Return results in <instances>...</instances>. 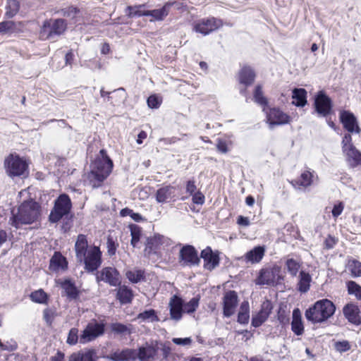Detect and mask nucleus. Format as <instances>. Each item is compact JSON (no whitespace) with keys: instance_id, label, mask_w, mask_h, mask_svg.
<instances>
[{"instance_id":"obj_6","label":"nucleus","mask_w":361,"mask_h":361,"mask_svg":"<svg viewBox=\"0 0 361 361\" xmlns=\"http://www.w3.org/2000/svg\"><path fill=\"white\" fill-rule=\"evenodd\" d=\"M342 149L351 167H355L361 163V152L353 145L352 137L349 133L345 134L343 138Z\"/></svg>"},{"instance_id":"obj_10","label":"nucleus","mask_w":361,"mask_h":361,"mask_svg":"<svg viewBox=\"0 0 361 361\" xmlns=\"http://www.w3.org/2000/svg\"><path fill=\"white\" fill-rule=\"evenodd\" d=\"M178 262L183 267L198 265L200 258L195 247L192 245L183 246L179 252Z\"/></svg>"},{"instance_id":"obj_42","label":"nucleus","mask_w":361,"mask_h":361,"mask_svg":"<svg viewBox=\"0 0 361 361\" xmlns=\"http://www.w3.org/2000/svg\"><path fill=\"white\" fill-rule=\"evenodd\" d=\"M137 318L142 319V321H147L151 322L159 320L156 314V312L154 310H148L140 313L137 316Z\"/></svg>"},{"instance_id":"obj_3","label":"nucleus","mask_w":361,"mask_h":361,"mask_svg":"<svg viewBox=\"0 0 361 361\" xmlns=\"http://www.w3.org/2000/svg\"><path fill=\"white\" fill-rule=\"evenodd\" d=\"M40 215V207L33 200L25 201L18 207L17 212L12 211L11 224L18 228L21 225L30 224L37 221Z\"/></svg>"},{"instance_id":"obj_50","label":"nucleus","mask_w":361,"mask_h":361,"mask_svg":"<svg viewBox=\"0 0 361 361\" xmlns=\"http://www.w3.org/2000/svg\"><path fill=\"white\" fill-rule=\"evenodd\" d=\"M80 11L78 8L70 6L62 10V15L63 16L75 18Z\"/></svg>"},{"instance_id":"obj_5","label":"nucleus","mask_w":361,"mask_h":361,"mask_svg":"<svg viewBox=\"0 0 361 361\" xmlns=\"http://www.w3.org/2000/svg\"><path fill=\"white\" fill-rule=\"evenodd\" d=\"M4 168L8 176H21L27 172L28 164L24 158L11 154L4 160Z\"/></svg>"},{"instance_id":"obj_44","label":"nucleus","mask_w":361,"mask_h":361,"mask_svg":"<svg viewBox=\"0 0 361 361\" xmlns=\"http://www.w3.org/2000/svg\"><path fill=\"white\" fill-rule=\"evenodd\" d=\"M199 305V298H192L189 302L183 303V312L191 314L194 312Z\"/></svg>"},{"instance_id":"obj_55","label":"nucleus","mask_w":361,"mask_h":361,"mask_svg":"<svg viewBox=\"0 0 361 361\" xmlns=\"http://www.w3.org/2000/svg\"><path fill=\"white\" fill-rule=\"evenodd\" d=\"M140 235H141V232H140V230L139 229V228L135 227V228H131V235H132L131 245L133 247H135L137 245V243L139 242Z\"/></svg>"},{"instance_id":"obj_36","label":"nucleus","mask_w":361,"mask_h":361,"mask_svg":"<svg viewBox=\"0 0 361 361\" xmlns=\"http://www.w3.org/2000/svg\"><path fill=\"white\" fill-rule=\"evenodd\" d=\"M285 265L289 274L295 277L298 274L302 263L295 259L289 258L286 259Z\"/></svg>"},{"instance_id":"obj_11","label":"nucleus","mask_w":361,"mask_h":361,"mask_svg":"<svg viewBox=\"0 0 361 361\" xmlns=\"http://www.w3.org/2000/svg\"><path fill=\"white\" fill-rule=\"evenodd\" d=\"M171 244V240L169 238L160 234H154L147 238L145 252L147 255L156 253L158 250L169 246Z\"/></svg>"},{"instance_id":"obj_58","label":"nucleus","mask_w":361,"mask_h":361,"mask_svg":"<svg viewBox=\"0 0 361 361\" xmlns=\"http://www.w3.org/2000/svg\"><path fill=\"white\" fill-rule=\"evenodd\" d=\"M172 341L176 345H190L192 343V339L190 338H173Z\"/></svg>"},{"instance_id":"obj_28","label":"nucleus","mask_w":361,"mask_h":361,"mask_svg":"<svg viewBox=\"0 0 361 361\" xmlns=\"http://www.w3.org/2000/svg\"><path fill=\"white\" fill-rule=\"evenodd\" d=\"M67 261L60 253L56 252L50 260L49 268L54 271L65 270L67 268Z\"/></svg>"},{"instance_id":"obj_30","label":"nucleus","mask_w":361,"mask_h":361,"mask_svg":"<svg viewBox=\"0 0 361 361\" xmlns=\"http://www.w3.org/2000/svg\"><path fill=\"white\" fill-rule=\"evenodd\" d=\"M292 331L298 336L304 332V326L302 322L301 313L299 309H295L293 312V320L291 322Z\"/></svg>"},{"instance_id":"obj_13","label":"nucleus","mask_w":361,"mask_h":361,"mask_svg":"<svg viewBox=\"0 0 361 361\" xmlns=\"http://www.w3.org/2000/svg\"><path fill=\"white\" fill-rule=\"evenodd\" d=\"M281 268L279 266L262 269L256 283L258 285H273L279 277Z\"/></svg>"},{"instance_id":"obj_61","label":"nucleus","mask_w":361,"mask_h":361,"mask_svg":"<svg viewBox=\"0 0 361 361\" xmlns=\"http://www.w3.org/2000/svg\"><path fill=\"white\" fill-rule=\"evenodd\" d=\"M216 147L217 149L221 153H226L228 152L227 143L223 140H218Z\"/></svg>"},{"instance_id":"obj_35","label":"nucleus","mask_w":361,"mask_h":361,"mask_svg":"<svg viewBox=\"0 0 361 361\" xmlns=\"http://www.w3.org/2000/svg\"><path fill=\"white\" fill-rule=\"evenodd\" d=\"M250 306L247 301L241 303L238 315V322L240 324H247L250 319Z\"/></svg>"},{"instance_id":"obj_19","label":"nucleus","mask_w":361,"mask_h":361,"mask_svg":"<svg viewBox=\"0 0 361 361\" xmlns=\"http://www.w3.org/2000/svg\"><path fill=\"white\" fill-rule=\"evenodd\" d=\"M224 314L229 317L235 312L238 304V295L235 291L230 290L225 293L223 298Z\"/></svg>"},{"instance_id":"obj_52","label":"nucleus","mask_w":361,"mask_h":361,"mask_svg":"<svg viewBox=\"0 0 361 361\" xmlns=\"http://www.w3.org/2000/svg\"><path fill=\"white\" fill-rule=\"evenodd\" d=\"M335 349L340 352L343 353L348 351L350 348V345L347 341H342L336 342L334 344Z\"/></svg>"},{"instance_id":"obj_7","label":"nucleus","mask_w":361,"mask_h":361,"mask_svg":"<svg viewBox=\"0 0 361 361\" xmlns=\"http://www.w3.org/2000/svg\"><path fill=\"white\" fill-rule=\"evenodd\" d=\"M72 204L69 197L66 194L61 195L55 201L54 207L49 215L51 222L59 221L63 216L68 214Z\"/></svg>"},{"instance_id":"obj_49","label":"nucleus","mask_w":361,"mask_h":361,"mask_svg":"<svg viewBox=\"0 0 361 361\" xmlns=\"http://www.w3.org/2000/svg\"><path fill=\"white\" fill-rule=\"evenodd\" d=\"M111 330L118 334H130L129 328L122 324L115 323L111 325Z\"/></svg>"},{"instance_id":"obj_9","label":"nucleus","mask_w":361,"mask_h":361,"mask_svg":"<svg viewBox=\"0 0 361 361\" xmlns=\"http://www.w3.org/2000/svg\"><path fill=\"white\" fill-rule=\"evenodd\" d=\"M104 326L96 320L91 321L80 335L79 340L81 343L90 342L103 334Z\"/></svg>"},{"instance_id":"obj_16","label":"nucleus","mask_w":361,"mask_h":361,"mask_svg":"<svg viewBox=\"0 0 361 361\" xmlns=\"http://www.w3.org/2000/svg\"><path fill=\"white\" fill-rule=\"evenodd\" d=\"M272 309L271 302L269 300L264 301L262 304L259 312L252 316V325L255 327L261 326L268 319Z\"/></svg>"},{"instance_id":"obj_59","label":"nucleus","mask_w":361,"mask_h":361,"mask_svg":"<svg viewBox=\"0 0 361 361\" xmlns=\"http://www.w3.org/2000/svg\"><path fill=\"white\" fill-rule=\"evenodd\" d=\"M344 208V205L341 202H338L334 206V208L331 211L332 215L334 217L338 216L343 212Z\"/></svg>"},{"instance_id":"obj_64","label":"nucleus","mask_w":361,"mask_h":361,"mask_svg":"<svg viewBox=\"0 0 361 361\" xmlns=\"http://www.w3.org/2000/svg\"><path fill=\"white\" fill-rule=\"evenodd\" d=\"M195 190H196V185L195 184V181L189 180L187 183V185H186V190H187V192H188L191 195H192L193 193H195Z\"/></svg>"},{"instance_id":"obj_32","label":"nucleus","mask_w":361,"mask_h":361,"mask_svg":"<svg viewBox=\"0 0 361 361\" xmlns=\"http://www.w3.org/2000/svg\"><path fill=\"white\" fill-rule=\"evenodd\" d=\"M312 277L306 271H300L298 276V289L301 293H306L309 290Z\"/></svg>"},{"instance_id":"obj_8","label":"nucleus","mask_w":361,"mask_h":361,"mask_svg":"<svg viewBox=\"0 0 361 361\" xmlns=\"http://www.w3.org/2000/svg\"><path fill=\"white\" fill-rule=\"evenodd\" d=\"M66 23L63 19L49 20L44 22L40 31V37L49 39L53 35H60L66 30Z\"/></svg>"},{"instance_id":"obj_27","label":"nucleus","mask_w":361,"mask_h":361,"mask_svg":"<svg viewBox=\"0 0 361 361\" xmlns=\"http://www.w3.org/2000/svg\"><path fill=\"white\" fill-rule=\"evenodd\" d=\"M173 5H178L176 1L168 2L160 9L147 11V16H152L155 20H162L168 16L169 10Z\"/></svg>"},{"instance_id":"obj_29","label":"nucleus","mask_w":361,"mask_h":361,"mask_svg":"<svg viewBox=\"0 0 361 361\" xmlns=\"http://www.w3.org/2000/svg\"><path fill=\"white\" fill-rule=\"evenodd\" d=\"M175 188L167 185L159 188L156 193V200L159 203L166 202L174 196Z\"/></svg>"},{"instance_id":"obj_46","label":"nucleus","mask_w":361,"mask_h":361,"mask_svg":"<svg viewBox=\"0 0 361 361\" xmlns=\"http://www.w3.org/2000/svg\"><path fill=\"white\" fill-rule=\"evenodd\" d=\"M56 315V311L54 308H46L43 311V318L46 323L49 326L51 325Z\"/></svg>"},{"instance_id":"obj_22","label":"nucleus","mask_w":361,"mask_h":361,"mask_svg":"<svg viewBox=\"0 0 361 361\" xmlns=\"http://www.w3.org/2000/svg\"><path fill=\"white\" fill-rule=\"evenodd\" d=\"M343 127L350 133H359L360 128L357 125L356 118L354 115L348 111H343L340 116Z\"/></svg>"},{"instance_id":"obj_41","label":"nucleus","mask_w":361,"mask_h":361,"mask_svg":"<svg viewBox=\"0 0 361 361\" xmlns=\"http://www.w3.org/2000/svg\"><path fill=\"white\" fill-rule=\"evenodd\" d=\"M19 3L16 0H10L8 1L6 16L8 18L13 17L19 10Z\"/></svg>"},{"instance_id":"obj_34","label":"nucleus","mask_w":361,"mask_h":361,"mask_svg":"<svg viewBox=\"0 0 361 361\" xmlns=\"http://www.w3.org/2000/svg\"><path fill=\"white\" fill-rule=\"evenodd\" d=\"M307 92L305 89H294L293 91V104L298 106H304L306 103Z\"/></svg>"},{"instance_id":"obj_45","label":"nucleus","mask_w":361,"mask_h":361,"mask_svg":"<svg viewBox=\"0 0 361 361\" xmlns=\"http://www.w3.org/2000/svg\"><path fill=\"white\" fill-rule=\"evenodd\" d=\"M254 100L255 102L259 104L261 106L265 107L267 104V99L263 96L262 87L258 85L256 87L255 92H254Z\"/></svg>"},{"instance_id":"obj_57","label":"nucleus","mask_w":361,"mask_h":361,"mask_svg":"<svg viewBox=\"0 0 361 361\" xmlns=\"http://www.w3.org/2000/svg\"><path fill=\"white\" fill-rule=\"evenodd\" d=\"M337 242L338 240L336 238L331 235H329L324 240V247L328 250L332 249L336 245Z\"/></svg>"},{"instance_id":"obj_20","label":"nucleus","mask_w":361,"mask_h":361,"mask_svg":"<svg viewBox=\"0 0 361 361\" xmlns=\"http://www.w3.org/2000/svg\"><path fill=\"white\" fill-rule=\"evenodd\" d=\"M169 306L170 307L171 318L179 321L182 318L183 312V301L177 295L171 298Z\"/></svg>"},{"instance_id":"obj_14","label":"nucleus","mask_w":361,"mask_h":361,"mask_svg":"<svg viewBox=\"0 0 361 361\" xmlns=\"http://www.w3.org/2000/svg\"><path fill=\"white\" fill-rule=\"evenodd\" d=\"M223 25L221 20L215 18L202 19L195 24L194 30L199 33L207 35Z\"/></svg>"},{"instance_id":"obj_2","label":"nucleus","mask_w":361,"mask_h":361,"mask_svg":"<svg viewBox=\"0 0 361 361\" xmlns=\"http://www.w3.org/2000/svg\"><path fill=\"white\" fill-rule=\"evenodd\" d=\"M88 179L92 187H98L109 176L113 169V162L104 149L100 150L99 154L91 164Z\"/></svg>"},{"instance_id":"obj_39","label":"nucleus","mask_w":361,"mask_h":361,"mask_svg":"<svg viewBox=\"0 0 361 361\" xmlns=\"http://www.w3.org/2000/svg\"><path fill=\"white\" fill-rule=\"evenodd\" d=\"M128 279L134 283H137L144 279V271L141 269L129 270L126 274Z\"/></svg>"},{"instance_id":"obj_63","label":"nucleus","mask_w":361,"mask_h":361,"mask_svg":"<svg viewBox=\"0 0 361 361\" xmlns=\"http://www.w3.org/2000/svg\"><path fill=\"white\" fill-rule=\"evenodd\" d=\"M0 348L1 350L13 351L17 348V345L16 343L9 345L4 344L1 341H0Z\"/></svg>"},{"instance_id":"obj_51","label":"nucleus","mask_w":361,"mask_h":361,"mask_svg":"<svg viewBox=\"0 0 361 361\" xmlns=\"http://www.w3.org/2000/svg\"><path fill=\"white\" fill-rule=\"evenodd\" d=\"M14 29L15 23L13 21H4L0 23V33L11 32Z\"/></svg>"},{"instance_id":"obj_26","label":"nucleus","mask_w":361,"mask_h":361,"mask_svg":"<svg viewBox=\"0 0 361 361\" xmlns=\"http://www.w3.org/2000/svg\"><path fill=\"white\" fill-rule=\"evenodd\" d=\"M313 173L307 170L303 171L297 179L292 180L291 184L293 187L298 189L307 188L310 186L313 183Z\"/></svg>"},{"instance_id":"obj_23","label":"nucleus","mask_w":361,"mask_h":361,"mask_svg":"<svg viewBox=\"0 0 361 361\" xmlns=\"http://www.w3.org/2000/svg\"><path fill=\"white\" fill-rule=\"evenodd\" d=\"M201 257L204 260V267L207 269L212 270L219 264L218 255L209 247L201 252Z\"/></svg>"},{"instance_id":"obj_40","label":"nucleus","mask_w":361,"mask_h":361,"mask_svg":"<svg viewBox=\"0 0 361 361\" xmlns=\"http://www.w3.org/2000/svg\"><path fill=\"white\" fill-rule=\"evenodd\" d=\"M143 7H145L144 4L134 6H129L126 8V10L128 11L127 15L129 17L147 16V11L142 10Z\"/></svg>"},{"instance_id":"obj_25","label":"nucleus","mask_w":361,"mask_h":361,"mask_svg":"<svg viewBox=\"0 0 361 361\" xmlns=\"http://www.w3.org/2000/svg\"><path fill=\"white\" fill-rule=\"evenodd\" d=\"M136 358L137 350L128 348L116 351L110 355L113 361H135Z\"/></svg>"},{"instance_id":"obj_62","label":"nucleus","mask_w":361,"mask_h":361,"mask_svg":"<svg viewBox=\"0 0 361 361\" xmlns=\"http://www.w3.org/2000/svg\"><path fill=\"white\" fill-rule=\"evenodd\" d=\"M160 345L161 346V350L162 352L163 357L164 358H167L171 351V347L169 346V345L168 343H164V344L161 343Z\"/></svg>"},{"instance_id":"obj_53","label":"nucleus","mask_w":361,"mask_h":361,"mask_svg":"<svg viewBox=\"0 0 361 361\" xmlns=\"http://www.w3.org/2000/svg\"><path fill=\"white\" fill-rule=\"evenodd\" d=\"M107 252L110 256L116 254V249L118 246V243H116L112 238L109 237L107 239Z\"/></svg>"},{"instance_id":"obj_48","label":"nucleus","mask_w":361,"mask_h":361,"mask_svg":"<svg viewBox=\"0 0 361 361\" xmlns=\"http://www.w3.org/2000/svg\"><path fill=\"white\" fill-rule=\"evenodd\" d=\"M348 290L350 294L355 295L357 298H361V286L354 281L348 283Z\"/></svg>"},{"instance_id":"obj_33","label":"nucleus","mask_w":361,"mask_h":361,"mask_svg":"<svg viewBox=\"0 0 361 361\" xmlns=\"http://www.w3.org/2000/svg\"><path fill=\"white\" fill-rule=\"evenodd\" d=\"M133 298V294L129 288L126 286H120L117 290V298L122 304L130 303Z\"/></svg>"},{"instance_id":"obj_47","label":"nucleus","mask_w":361,"mask_h":361,"mask_svg":"<svg viewBox=\"0 0 361 361\" xmlns=\"http://www.w3.org/2000/svg\"><path fill=\"white\" fill-rule=\"evenodd\" d=\"M348 268L354 276H361V262L357 260H350Z\"/></svg>"},{"instance_id":"obj_37","label":"nucleus","mask_w":361,"mask_h":361,"mask_svg":"<svg viewBox=\"0 0 361 361\" xmlns=\"http://www.w3.org/2000/svg\"><path fill=\"white\" fill-rule=\"evenodd\" d=\"M61 288L65 290L66 295L71 298H75L78 296V290L74 283L70 280L66 279L63 281L58 282Z\"/></svg>"},{"instance_id":"obj_15","label":"nucleus","mask_w":361,"mask_h":361,"mask_svg":"<svg viewBox=\"0 0 361 361\" xmlns=\"http://www.w3.org/2000/svg\"><path fill=\"white\" fill-rule=\"evenodd\" d=\"M263 111L267 114V123L270 128L276 125H283L290 122V117L279 109L273 108L267 111L266 107Z\"/></svg>"},{"instance_id":"obj_1","label":"nucleus","mask_w":361,"mask_h":361,"mask_svg":"<svg viewBox=\"0 0 361 361\" xmlns=\"http://www.w3.org/2000/svg\"><path fill=\"white\" fill-rule=\"evenodd\" d=\"M75 250L78 261L85 264V269L87 271H94L101 265L102 253L99 248L97 246H88L85 235L78 236Z\"/></svg>"},{"instance_id":"obj_17","label":"nucleus","mask_w":361,"mask_h":361,"mask_svg":"<svg viewBox=\"0 0 361 361\" xmlns=\"http://www.w3.org/2000/svg\"><path fill=\"white\" fill-rule=\"evenodd\" d=\"M314 106L319 114L326 116L331 109V99L323 92H319L315 97Z\"/></svg>"},{"instance_id":"obj_21","label":"nucleus","mask_w":361,"mask_h":361,"mask_svg":"<svg viewBox=\"0 0 361 361\" xmlns=\"http://www.w3.org/2000/svg\"><path fill=\"white\" fill-rule=\"evenodd\" d=\"M343 312L345 317L354 324H361V312L357 305L349 303L344 306Z\"/></svg>"},{"instance_id":"obj_12","label":"nucleus","mask_w":361,"mask_h":361,"mask_svg":"<svg viewBox=\"0 0 361 361\" xmlns=\"http://www.w3.org/2000/svg\"><path fill=\"white\" fill-rule=\"evenodd\" d=\"M159 349L157 341L145 343L137 351V358L140 361H151L155 359Z\"/></svg>"},{"instance_id":"obj_38","label":"nucleus","mask_w":361,"mask_h":361,"mask_svg":"<svg viewBox=\"0 0 361 361\" xmlns=\"http://www.w3.org/2000/svg\"><path fill=\"white\" fill-rule=\"evenodd\" d=\"M30 298L32 302L39 304H47L49 299L48 295L42 289L32 292Z\"/></svg>"},{"instance_id":"obj_54","label":"nucleus","mask_w":361,"mask_h":361,"mask_svg":"<svg viewBox=\"0 0 361 361\" xmlns=\"http://www.w3.org/2000/svg\"><path fill=\"white\" fill-rule=\"evenodd\" d=\"M78 330L75 328H73L70 330L68 338H67V343L70 345H74L77 343L78 340Z\"/></svg>"},{"instance_id":"obj_4","label":"nucleus","mask_w":361,"mask_h":361,"mask_svg":"<svg viewBox=\"0 0 361 361\" xmlns=\"http://www.w3.org/2000/svg\"><path fill=\"white\" fill-rule=\"evenodd\" d=\"M334 304L328 299L317 301L305 312V317L313 323H322L330 318L335 312Z\"/></svg>"},{"instance_id":"obj_31","label":"nucleus","mask_w":361,"mask_h":361,"mask_svg":"<svg viewBox=\"0 0 361 361\" xmlns=\"http://www.w3.org/2000/svg\"><path fill=\"white\" fill-rule=\"evenodd\" d=\"M255 74L252 69L250 67H243L238 75V80L241 84L246 86L250 85L255 80Z\"/></svg>"},{"instance_id":"obj_60","label":"nucleus","mask_w":361,"mask_h":361,"mask_svg":"<svg viewBox=\"0 0 361 361\" xmlns=\"http://www.w3.org/2000/svg\"><path fill=\"white\" fill-rule=\"evenodd\" d=\"M192 201L195 204H202L204 202V196L200 192H195L192 196Z\"/></svg>"},{"instance_id":"obj_18","label":"nucleus","mask_w":361,"mask_h":361,"mask_svg":"<svg viewBox=\"0 0 361 361\" xmlns=\"http://www.w3.org/2000/svg\"><path fill=\"white\" fill-rule=\"evenodd\" d=\"M97 279L98 281H103L112 286H116L121 282L120 274L114 267H105L102 269Z\"/></svg>"},{"instance_id":"obj_43","label":"nucleus","mask_w":361,"mask_h":361,"mask_svg":"<svg viewBox=\"0 0 361 361\" xmlns=\"http://www.w3.org/2000/svg\"><path fill=\"white\" fill-rule=\"evenodd\" d=\"M69 361H93L92 352L87 351L83 353L73 354L70 357Z\"/></svg>"},{"instance_id":"obj_24","label":"nucleus","mask_w":361,"mask_h":361,"mask_svg":"<svg viewBox=\"0 0 361 361\" xmlns=\"http://www.w3.org/2000/svg\"><path fill=\"white\" fill-rule=\"evenodd\" d=\"M265 254V247L264 246H256L251 250L248 251L243 256L246 262L251 264L259 263Z\"/></svg>"},{"instance_id":"obj_56","label":"nucleus","mask_w":361,"mask_h":361,"mask_svg":"<svg viewBox=\"0 0 361 361\" xmlns=\"http://www.w3.org/2000/svg\"><path fill=\"white\" fill-rule=\"evenodd\" d=\"M160 104L161 99L155 95H152L147 99V104L150 108H158Z\"/></svg>"}]
</instances>
